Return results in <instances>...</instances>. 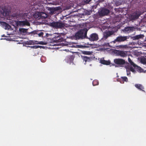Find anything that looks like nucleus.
<instances>
[{
  "instance_id": "1",
  "label": "nucleus",
  "mask_w": 146,
  "mask_h": 146,
  "mask_svg": "<svg viewBox=\"0 0 146 146\" xmlns=\"http://www.w3.org/2000/svg\"><path fill=\"white\" fill-rule=\"evenodd\" d=\"M88 30L84 28L78 31L75 35L76 39H83L86 37Z\"/></svg>"
},
{
  "instance_id": "2",
  "label": "nucleus",
  "mask_w": 146,
  "mask_h": 146,
  "mask_svg": "<svg viewBox=\"0 0 146 146\" xmlns=\"http://www.w3.org/2000/svg\"><path fill=\"white\" fill-rule=\"evenodd\" d=\"M50 25L54 28L58 29L64 27L65 25L62 21H53L50 23Z\"/></svg>"
},
{
  "instance_id": "3",
  "label": "nucleus",
  "mask_w": 146,
  "mask_h": 146,
  "mask_svg": "<svg viewBox=\"0 0 146 146\" xmlns=\"http://www.w3.org/2000/svg\"><path fill=\"white\" fill-rule=\"evenodd\" d=\"M114 62L115 64L118 65L117 67H123V65L125 64V60L122 59H115L114 60Z\"/></svg>"
},
{
  "instance_id": "4",
  "label": "nucleus",
  "mask_w": 146,
  "mask_h": 146,
  "mask_svg": "<svg viewBox=\"0 0 146 146\" xmlns=\"http://www.w3.org/2000/svg\"><path fill=\"white\" fill-rule=\"evenodd\" d=\"M110 13V11L109 9L103 8L99 12V14L100 16H104L108 15Z\"/></svg>"
},
{
  "instance_id": "5",
  "label": "nucleus",
  "mask_w": 146,
  "mask_h": 146,
  "mask_svg": "<svg viewBox=\"0 0 146 146\" xmlns=\"http://www.w3.org/2000/svg\"><path fill=\"white\" fill-rule=\"evenodd\" d=\"M129 37L128 36H119L116 38V39L113 41L114 43L116 42H122L127 40V39Z\"/></svg>"
},
{
  "instance_id": "6",
  "label": "nucleus",
  "mask_w": 146,
  "mask_h": 146,
  "mask_svg": "<svg viewBox=\"0 0 146 146\" xmlns=\"http://www.w3.org/2000/svg\"><path fill=\"white\" fill-rule=\"evenodd\" d=\"M17 25L20 27L25 26H29L30 25V23L26 19L24 21H17Z\"/></svg>"
},
{
  "instance_id": "7",
  "label": "nucleus",
  "mask_w": 146,
  "mask_h": 146,
  "mask_svg": "<svg viewBox=\"0 0 146 146\" xmlns=\"http://www.w3.org/2000/svg\"><path fill=\"white\" fill-rule=\"evenodd\" d=\"M127 52H128L127 51L124 50H116L115 51V53L116 54L121 57L126 56L127 55Z\"/></svg>"
},
{
  "instance_id": "8",
  "label": "nucleus",
  "mask_w": 146,
  "mask_h": 146,
  "mask_svg": "<svg viewBox=\"0 0 146 146\" xmlns=\"http://www.w3.org/2000/svg\"><path fill=\"white\" fill-rule=\"evenodd\" d=\"M88 38L91 41H97L98 39V35L96 33H93L90 35Z\"/></svg>"
},
{
  "instance_id": "9",
  "label": "nucleus",
  "mask_w": 146,
  "mask_h": 146,
  "mask_svg": "<svg viewBox=\"0 0 146 146\" xmlns=\"http://www.w3.org/2000/svg\"><path fill=\"white\" fill-rule=\"evenodd\" d=\"M113 31H108L105 33L104 34V36L103 37V39L106 40L107 38L112 35L113 33Z\"/></svg>"
},
{
  "instance_id": "10",
  "label": "nucleus",
  "mask_w": 146,
  "mask_h": 146,
  "mask_svg": "<svg viewBox=\"0 0 146 146\" xmlns=\"http://www.w3.org/2000/svg\"><path fill=\"white\" fill-rule=\"evenodd\" d=\"M0 13L4 15H6L7 14V9L3 6H0Z\"/></svg>"
},
{
  "instance_id": "11",
  "label": "nucleus",
  "mask_w": 146,
  "mask_h": 146,
  "mask_svg": "<svg viewBox=\"0 0 146 146\" xmlns=\"http://www.w3.org/2000/svg\"><path fill=\"white\" fill-rule=\"evenodd\" d=\"M82 59L85 62V64H86L87 62H90L92 59L91 58L86 56H81Z\"/></svg>"
},
{
  "instance_id": "12",
  "label": "nucleus",
  "mask_w": 146,
  "mask_h": 146,
  "mask_svg": "<svg viewBox=\"0 0 146 146\" xmlns=\"http://www.w3.org/2000/svg\"><path fill=\"white\" fill-rule=\"evenodd\" d=\"M0 23L1 25L3 26V27L5 29H9L11 28V26L9 24H7L4 22H1Z\"/></svg>"
},
{
  "instance_id": "13",
  "label": "nucleus",
  "mask_w": 146,
  "mask_h": 146,
  "mask_svg": "<svg viewBox=\"0 0 146 146\" xmlns=\"http://www.w3.org/2000/svg\"><path fill=\"white\" fill-rule=\"evenodd\" d=\"M134 28L132 27H125L124 30L125 32L130 33L133 32L134 30Z\"/></svg>"
},
{
  "instance_id": "14",
  "label": "nucleus",
  "mask_w": 146,
  "mask_h": 146,
  "mask_svg": "<svg viewBox=\"0 0 146 146\" xmlns=\"http://www.w3.org/2000/svg\"><path fill=\"white\" fill-rule=\"evenodd\" d=\"M100 62L101 64L106 65H109L111 63L110 61L105 60L104 59H101L100 60Z\"/></svg>"
},
{
  "instance_id": "15",
  "label": "nucleus",
  "mask_w": 146,
  "mask_h": 146,
  "mask_svg": "<svg viewBox=\"0 0 146 146\" xmlns=\"http://www.w3.org/2000/svg\"><path fill=\"white\" fill-rule=\"evenodd\" d=\"M144 35H139L134 36L132 37V38L133 40H138L139 38H143Z\"/></svg>"
},
{
  "instance_id": "16",
  "label": "nucleus",
  "mask_w": 146,
  "mask_h": 146,
  "mask_svg": "<svg viewBox=\"0 0 146 146\" xmlns=\"http://www.w3.org/2000/svg\"><path fill=\"white\" fill-rule=\"evenodd\" d=\"M141 14L139 12H137L133 15V19H137L140 16Z\"/></svg>"
},
{
  "instance_id": "17",
  "label": "nucleus",
  "mask_w": 146,
  "mask_h": 146,
  "mask_svg": "<svg viewBox=\"0 0 146 146\" xmlns=\"http://www.w3.org/2000/svg\"><path fill=\"white\" fill-rule=\"evenodd\" d=\"M74 56L73 55L68 56L66 58V60L68 62H72L74 59Z\"/></svg>"
},
{
  "instance_id": "18",
  "label": "nucleus",
  "mask_w": 146,
  "mask_h": 146,
  "mask_svg": "<svg viewBox=\"0 0 146 146\" xmlns=\"http://www.w3.org/2000/svg\"><path fill=\"white\" fill-rule=\"evenodd\" d=\"M135 86L138 89L143 91V89H144L143 87L141 84H135Z\"/></svg>"
},
{
  "instance_id": "19",
  "label": "nucleus",
  "mask_w": 146,
  "mask_h": 146,
  "mask_svg": "<svg viewBox=\"0 0 146 146\" xmlns=\"http://www.w3.org/2000/svg\"><path fill=\"white\" fill-rule=\"evenodd\" d=\"M133 67L135 70H136L137 71H141V69L140 67L136 65L135 64L134 66H133Z\"/></svg>"
},
{
  "instance_id": "20",
  "label": "nucleus",
  "mask_w": 146,
  "mask_h": 146,
  "mask_svg": "<svg viewBox=\"0 0 146 146\" xmlns=\"http://www.w3.org/2000/svg\"><path fill=\"white\" fill-rule=\"evenodd\" d=\"M47 17V15L46 14L44 13H41L40 17L42 19H45Z\"/></svg>"
},
{
  "instance_id": "21",
  "label": "nucleus",
  "mask_w": 146,
  "mask_h": 146,
  "mask_svg": "<svg viewBox=\"0 0 146 146\" xmlns=\"http://www.w3.org/2000/svg\"><path fill=\"white\" fill-rule=\"evenodd\" d=\"M99 82L97 80H94L92 82V84L94 86L97 85L98 84Z\"/></svg>"
},
{
  "instance_id": "22",
  "label": "nucleus",
  "mask_w": 146,
  "mask_h": 146,
  "mask_svg": "<svg viewBox=\"0 0 146 146\" xmlns=\"http://www.w3.org/2000/svg\"><path fill=\"white\" fill-rule=\"evenodd\" d=\"M25 15V14L23 13H20L18 15L20 19H24Z\"/></svg>"
},
{
  "instance_id": "23",
  "label": "nucleus",
  "mask_w": 146,
  "mask_h": 146,
  "mask_svg": "<svg viewBox=\"0 0 146 146\" xmlns=\"http://www.w3.org/2000/svg\"><path fill=\"white\" fill-rule=\"evenodd\" d=\"M37 34L39 36L42 37L43 36L44 33L42 32H40L39 31H38Z\"/></svg>"
},
{
  "instance_id": "24",
  "label": "nucleus",
  "mask_w": 146,
  "mask_h": 146,
  "mask_svg": "<svg viewBox=\"0 0 146 146\" xmlns=\"http://www.w3.org/2000/svg\"><path fill=\"white\" fill-rule=\"evenodd\" d=\"M128 62H129L130 64L133 66H134L135 64L133 62L131 59L129 58H128Z\"/></svg>"
},
{
  "instance_id": "25",
  "label": "nucleus",
  "mask_w": 146,
  "mask_h": 146,
  "mask_svg": "<svg viewBox=\"0 0 146 146\" xmlns=\"http://www.w3.org/2000/svg\"><path fill=\"white\" fill-rule=\"evenodd\" d=\"M129 69V70H130V71L132 72H133L135 73V69L133 68L132 67H130L129 68H128Z\"/></svg>"
},
{
  "instance_id": "26",
  "label": "nucleus",
  "mask_w": 146,
  "mask_h": 146,
  "mask_svg": "<svg viewBox=\"0 0 146 146\" xmlns=\"http://www.w3.org/2000/svg\"><path fill=\"white\" fill-rule=\"evenodd\" d=\"M56 10L55 8L51 9L50 11V13L53 14L56 13Z\"/></svg>"
},
{
  "instance_id": "27",
  "label": "nucleus",
  "mask_w": 146,
  "mask_h": 146,
  "mask_svg": "<svg viewBox=\"0 0 146 146\" xmlns=\"http://www.w3.org/2000/svg\"><path fill=\"white\" fill-rule=\"evenodd\" d=\"M19 31L20 32H22L23 33H25V32L27 30L26 29H24V28H20L19 30Z\"/></svg>"
},
{
  "instance_id": "28",
  "label": "nucleus",
  "mask_w": 146,
  "mask_h": 146,
  "mask_svg": "<svg viewBox=\"0 0 146 146\" xmlns=\"http://www.w3.org/2000/svg\"><path fill=\"white\" fill-rule=\"evenodd\" d=\"M121 78L124 81L127 82L128 81V79L126 76L121 77Z\"/></svg>"
},
{
  "instance_id": "29",
  "label": "nucleus",
  "mask_w": 146,
  "mask_h": 146,
  "mask_svg": "<svg viewBox=\"0 0 146 146\" xmlns=\"http://www.w3.org/2000/svg\"><path fill=\"white\" fill-rule=\"evenodd\" d=\"M38 31L36 30L34 31L31 32L30 33L33 35L37 34Z\"/></svg>"
},
{
  "instance_id": "30",
  "label": "nucleus",
  "mask_w": 146,
  "mask_h": 146,
  "mask_svg": "<svg viewBox=\"0 0 146 146\" xmlns=\"http://www.w3.org/2000/svg\"><path fill=\"white\" fill-rule=\"evenodd\" d=\"M130 70H129V69L128 68L126 69L127 75L128 76L130 75Z\"/></svg>"
},
{
  "instance_id": "31",
  "label": "nucleus",
  "mask_w": 146,
  "mask_h": 146,
  "mask_svg": "<svg viewBox=\"0 0 146 146\" xmlns=\"http://www.w3.org/2000/svg\"><path fill=\"white\" fill-rule=\"evenodd\" d=\"M83 53L86 54H90V52L89 51H84L83 52Z\"/></svg>"
},
{
  "instance_id": "32",
  "label": "nucleus",
  "mask_w": 146,
  "mask_h": 146,
  "mask_svg": "<svg viewBox=\"0 0 146 146\" xmlns=\"http://www.w3.org/2000/svg\"><path fill=\"white\" fill-rule=\"evenodd\" d=\"M92 0H84V2L86 3H89Z\"/></svg>"
},
{
  "instance_id": "33",
  "label": "nucleus",
  "mask_w": 146,
  "mask_h": 146,
  "mask_svg": "<svg viewBox=\"0 0 146 146\" xmlns=\"http://www.w3.org/2000/svg\"><path fill=\"white\" fill-rule=\"evenodd\" d=\"M40 46H34L33 47L34 48L36 49L40 47Z\"/></svg>"
},
{
  "instance_id": "34",
  "label": "nucleus",
  "mask_w": 146,
  "mask_h": 146,
  "mask_svg": "<svg viewBox=\"0 0 146 146\" xmlns=\"http://www.w3.org/2000/svg\"><path fill=\"white\" fill-rule=\"evenodd\" d=\"M39 44H44V42H43L41 41L40 42Z\"/></svg>"
},
{
  "instance_id": "35",
  "label": "nucleus",
  "mask_w": 146,
  "mask_h": 146,
  "mask_svg": "<svg viewBox=\"0 0 146 146\" xmlns=\"http://www.w3.org/2000/svg\"><path fill=\"white\" fill-rule=\"evenodd\" d=\"M29 43V44H32L33 43L32 41H30Z\"/></svg>"
},
{
  "instance_id": "36",
  "label": "nucleus",
  "mask_w": 146,
  "mask_h": 146,
  "mask_svg": "<svg viewBox=\"0 0 146 146\" xmlns=\"http://www.w3.org/2000/svg\"><path fill=\"white\" fill-rule=\"evenodd\" d=\"M90 66H92V64H90Z\"/></svg>"
},
{
  "instance_id": "37",
  "label": "nucleus",
  "mask_w": 146,
  "mask_h": 146,
  "mask_svg": "<svg viewBox=\"0 0 146 146\" xmlns=\"http://www.w3.org/2000/svg\"><path fill=\"white\" fill-rule=\"evenodd\" d=\"M120 46H123L121 45Z\"/></svg>"
}]
</instances>
